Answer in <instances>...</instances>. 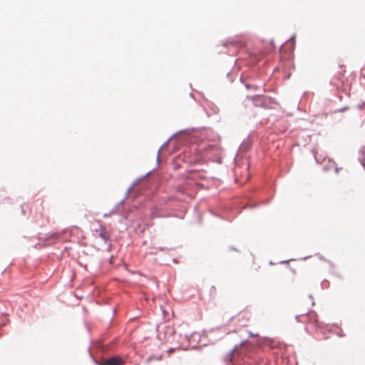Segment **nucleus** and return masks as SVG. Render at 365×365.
I'll list each match as a JSON object with an SVG mask.
<instances>
[{
	"instance_id": "1",
	"label": "nucleus",
	"mask_w": 365,
	"mask_h": 365,
	"mask_svg": "<svg viewBox=\"0 0 365 365\" xmlns=\"http://www.w3.org/2000/svg\"><path fill=\"white\" fill-rule=\"evenodd\" d=\"M305 319H300V317H297L298 322H306L310 324H312L316 329L320 328V323L318 321L317 314L314 312H309L305 317Z\"/></svg>"
},
{
	"instance_id": "2",
	"label": "nucleus",
	"mask_w": 365,
	"mask_h": 365,
	"mask_svg": "<svg viewBox=\"0 0 365 365\" xmlns=\"http://www.w3.org/2000/svg\"><path fill=\"white\" fill-rule=\"evenodd\" d=\"M125 363L124 360L118 356H112L109 359H105L102 365H123Z\"/></svg>"
},
{
	"instance_id": "3",
	"label": "nucleus",
	"mask_w": 365,
	"mask_h": 365,
	"mask_svg": "<svg viewBox=\"0 0 365 365\" xmlns=\"http://www.w3.org/2000/svg\"><path fill=\"white\" fill-rule=\"evenodd\" d=\"M96 233L101 238H102L105 242H107L109 240L110 235L106 232V228L101 225L99 226L98 229L96 230Z\"/></svg>"
}]
</instances>
